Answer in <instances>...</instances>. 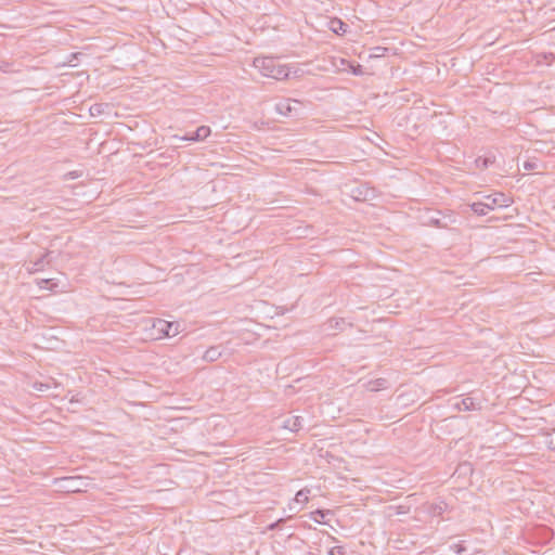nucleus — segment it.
I'll list each match as a JSON object with an SVG mask.
<instances>
[{"label": "nucleus", "instance_id": "obj_23", "mask_svg": "<svg viewBox=\"0 0 555 555\" xmlns=\"http://www.w3.org/2000/svg\"><path fill=\"white\" fill-rule=\"evenodd\" d=\"M285 520V518H280L275 522H272L268 526V530H274L279 527L280 524H282Z\"/></svg>", "mask_w": 555, "mask_h": 555}, {"label": "nucleus", "instance_id": "obj_21", "mask_svg": "<svg viewBox=\"0 0 555 555\" xmlns=\"http://www.w3.org/2000/svg\"><path fill=\"white\" fill-rule=\"evenodd\" d=\"M344 320H330L328 327L330 328H341V325H345Z\"/></svg>", "mask_w": 555, "mask_h": 555}, {"label": "nucleus", "instance_id": "obj_19", "mask_svg": "<svg viewBox=\"0 0 555 555\" xmlns=\"http://www.w3.org/2000/svg\"><path fill=\"white\" fill-rule=\"evenodd\" d=\"M50 388H51V384L50 383L35 382L33 384V389L37 390V391L43 392V391H48Z\"/></svg>", "mask_w": 555, "mask_h": 555}, {"label": "nucleus", "instance_id": "obj_11", "mask_svg": "<svg viewBox=\"0 0 555 555\" xmlns=\"http://www.w3.org/2000/svg\"><path fill=\"white\" fill-rule=\"evenodd\" d=\"M470 207L479 216H485L491 210L486 201L473 203Z\"/></svg>", "mask_w": 555, "mask_h": 555}, {"label": "nucleus", "instance_id": "obj_3", "mask_svg": "<svg viewBox=\"0 0 555 555\" xmlns=\"http://www.w3.org/2000/svg\"><path fill=\"white\" fill-rule=\"evenodd\" d=\"M153 326L165 337H175L180 333V324L178 322L157 320Z\"/></svg>", "mask_w": 555, "mask_h": 555}, {"label": "nucleus", "instance_id": "obj_15", "mask_svg": "<svg viewBox=\"0 0 555 555\" xmlns=\"http://www.w3.org/2000/svg\"><path fill=\"white\" fill-rule=\"evenodd\" d=\"M494 159L492 157H478L475 160V165L479 169H486L492 165Z\"/></svg>", "mask_w": 555, "mask_h": 555}, {"label": "nucleus", "instance_id": "obj_9", "mask_svg": "<svg viewBox=\"0 0 555 555\" xmlns=\"http://www.w3.org/2000/svg\"><path fill=\"white\" fill-rule=\"evenodd\" d=\"M453 405L460 411H472L476 409L474 399L469 397L456 400Z\"/></svg>", "mask_w": 555, "mask_h": 555}, {"label": "nucleus", "instance_id": "obj_8", "mask_svg": "<svg viewBox=\"0 0 555 555\" xmlns=\"http://www.w3.org/2000/svg\"><path fill=\"white\" fill-rule=\"evenodd\" d=\"M283 427L291 431H298L302 427V417L301 416L287 417L283 423Z\"/></svg>", "mask_w": 555, "mask_h": 555}, {"label": "nucleus", "instance_id": "obj_26", "mask_svg": "<svg viewBox=\"0 0 555 555\" xmlns=\"http://www.w3.org/2000/svg\"><path fill=\"white\" fill-rule=\"evenodd\" d=\"M454 547H455V550H454L455 554H461L463 552V548L460 547V545L455 544Z\"/></svg>", "mask_w": 555, "mask_h": 555}, {"label": "nucleus", "instance_id": "obj_12", "mask_svg": "<svg viewBox=\"0 0 555 555\" xmlns=\"http://www.w3.org/2000/svg\"><path fill=\"white\" fill-rule=\"evenodd\" d=\"M221 357V351L218 347H210L203 356V359L209 362L217 361Z\"/></svg>", "mask_w": 555, "mask_h": 555}, {"label": "nucleus", "instance_id": "obj_22", "mask_svg": "<svg viewBox=\"0 0 555 555\" xmlns=\"http://www.w3.org/2000/svg\"><path fill=\"white\" fill-rule=\"evenodd\" d=\"M345 551L343 546H333L328 551V555H344Z\"/></svg>", "mask_w": 555, "mask_h": 555}, {"label": "nucleus", "instance_id": "obj_17", "mask_svg": "<svg viewBox=\"0 0 555 555\" xmlns=\"http://www.w3.org/2000/svg\"><path fill=\"white\" fill-rule=\"evenodd\" d=\"M331 24H332V29L336 34H344V33H346L347 25L344 24L341 21L334 20V21L331 22Z\"/></svg>", "mask_w": 555, "mask_h": 555}, {"label": "nucleus", "instance_id": "obj_25", "mask_svg": "<svg viewBox=\"0 0 555 555\" xmlns=\"http://www.w3.org/2000/svg\"><path fill=\"white\" fill-rule=\"evenodd\" d=\"M524 168H525L526 170H532V169H534V168H535V165H534L533 163H531V162H525V163H524Z\"/></svg>", "mask_w": 555, "mask_h": 555}, {"label": "nucleus", "instance_id": "obj_24", "mask_svg": "<svg viewBox=\"0 0 555 555\" xmlns=\"http://www.w3.org/2000/svg\"><path fill=\"white\" fill-rule=\"evenodd\" d=\"M90 112L92 115L101 113V105L96 104L90 107Z\"/></svg>", "mask_w": 555, "mask_h": 555}, {"label": "nucleus", "instance_id": "obj_14", "mask_svg": "<svg viewBox=\"0 0 555 555\" xmlns=\"http://www.w3.org/2000/svg\"><path fill=\"white\" fill-rule=\"evenodd\" d=\"M49 255L50 254H46L40 259H38L36 262L29 264L27 267V271L29 273H33V272L41 270L43 268V266H44V260H46L47 257H49Z\"/></svg>", "mask_w": 555, "mask_h": 555}, {"label": "nucleus", "instance_id": "obj_18", "mask_svg": "<svg viewBox=\"0 0 555 555\" xmlns=\"http://www.w3.org/2000/svg\"><path fill=\"white\" fill-rule=\"evenodd\" d=\"M330 514V511H322V509H317L314 512H312L310 514V517L312 520H314L315 522H319L321 524L322 522V519L327 515Z\"/></svg>", "mask_w": 555, "mask_h": 555}, {"label": "nucleus", "instance_id": "obj_13", "mask_svg": "<svg viewBox=\"0 0 555 555\" xmlns=\"http://www.w3.org/2000/svg\"><path fill=\"white\" fill-rule=\"evenodd\" d=\"M387 387V380L385 378H378L369 383L367 388L371 391H377Z\"/></svg>", "mask_w": 555, "mask_h": 555}, {"label": "nucleus", "instance_id": "obj_4", "mask_svg": "<svg viewBox=\"0 0 555 555\" xmlns=\"http://www.w3.org/2000/svg\"><path fill=\"white\" fill-rule=\"evenodd\" d=\"M293 103L298 106L301 105V102L293 99H283L279 101L275 104L276 113L280 114L281 116H292L294 112L296 113L298 111L296 106L292 105Z\"/></svg>", "mask_w": 555, "mask_h": 555}, {"label": "nucleus", "instance_id": "obj_16", "mask_svg": "<svg viewBox=\"0 0 555 555\" xmlns=\"http://www.w3.org/2000/svg\"><path fill=\"white\" fill-rule=\"evenodd\" d=\"M543 443L551 450H555V429L544 435Z\"/></svg>", "mask_w": 555, "mask_h": 555}, {"label": "nucleus", "instance_id": "obj_10", "mask_svg": "<svg viewBox=\"0 0 555 555\" xmlns=\"http://www.w3.org/2000/svg\"><path fill=\"white\" fill-rule=\"evenodd\" d=\"M339 64L337 63H334L335 67L338 69V70H344V72H347L349 69H352V73L354 75H361L363 72H362V67L360 65H358L357 67H353L351 64H349V62H347L346 60L344 59H339L338 60Z\"/></svg>", "mask_w": 555, "mask_h": 555}, {"label": "nucleus", "instance_id": "obj_2", "mask_svg": "<svg viewBox=\"0 0 555 555\" xmlns=\"http://www.w3.org/2000/svg\"><path fill=\"white\" fill-rule=\"evenodd\" d=\"M59 489L64 492H80L89 486V478L81 476L64 477L55 480Z\"/></svg>", "mask_w": 555, "mask_h": 555}, {"label": "nucleus", "instance_id": "obj_1", "mask_svg": "<svg viewBox=\"0 0 555 555\" xmlns=\"http://www.w3.org/2000/svg\"><path fill=\"white\" fill-rule=\"evenodd\" d=\"M253 65L263 77L276 80L289 77H300L302 75V72L299 68L292 70L289 66L281 64L275 59L268 56L256 57Z\"/></svg>", "mask_w": 555, "mask_h": 555}, {"label": "nucleus", "instance_id": "obj_20", "mask_svg": "<svg viewBox=\"0 0 555 555\" xmlns=\"http://www.w3.org/2000/svg\"><path fill=\"white\" fill-rule=\"evenodd\" d=\"M38 285L40 288L50 289V291H52L56 286V284L53 282L52 279L41 280L38 282Z\"/></svg>", "mask_w": 555, "mask_h": 555}, {"label": "nucleus", "instance_id": "obj_6", "mask_svg": "<svg viewBox=\"0 0 555 555\" xmlns=\"http://www.w3.org/2000/svg\"><path fill=\"white\" fill-rule=\"evenodd\" d=\"M210 134V128L206 126H201L196 129V131L186 134L184 137L178 138L181 141H203Z\"/></svg>", "mask_w": 555, "mask_h": 555}, {"label": "nucleus", "instance_id": "obj_7", "mask_svg": "<svg viewBox=\"0 0 555 555\" xmlns=\"http://www.w3.org/2000/svg\"><path fill=\"white\" fill-rule=\"evenodd\" d=\"M309 493H310V490H308V489L299 490L296 493L294 500L288 504V508L291 511H294V509H296L295 504H302V505L306 504L309 500V496H308Z\"/></svg>", "mask_w": 555, "mask_h": 555}, {"label": "nucleus", "instance_id": "obj_5", "mask_svg": "<svg viewBox=\"0 0 555 555\" xmlns=\"http://www.w3.org/2000/svg\"><path fill=\"white\" fill-rule=\"evenodd\" d=\"M485 201L491 210L499 207H508L511 204V199L503 193H494L492 195L485 196Z\"/></svg>", "mask_w": 555, "mask_h": 555}]
</instances>
